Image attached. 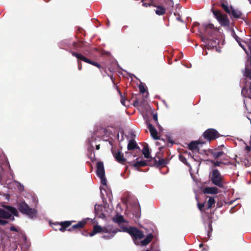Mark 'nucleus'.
Segmentation results:
<instances>
[{"label": "nucleus", "instance_id": "nucleus-37", "mask_svg": "<svg viewBox=\"0 0 251 251\" xmlns=\"http://www.w3.org/2000/svg\"><path fill=\"white\" fill-rule=\"evenodd\" d=\"M179 159L182 162L186 165L187 166H190V165L189 164L187 161L186 157L183 155L180 154L179 155Z\"/></svg>", "mask_w": 251, "mask_h": 251}, {"label": "nucleus", "instance_id": "nucleus-52", "mask_svg": "<svg viewBox=\"0 0 251 251\" xmlns=\"http://www.w3.org/2000/svg\"><path fill=\"white\" fill-rule=\"evenodd\" d=\"M251 165V162H249V160H248V163L245 164V166L246 167H249Z\"/></svg>", "mask_w": 251, "mask_h": 251}, {"label": "nucleus", "instance_id": "nucleus-25", "mask_svg": "<svg viewBox=\"0 0 251 251\" xmlns=\"http://www.w3.org/2000/svg\"><path fill=\"white\" fill-rule=\"evenodd\" d=\"M12 217L11 214L4 209L0 208V218L10 219Z\"/></svg>", "mask_w": 251, "mask_h": 251}, {"label": "nucleus", "instance_id": "nucleus-20", "mask_svg": "<svg viewBox=\"0 0 251 251\" xmlns=\"http://www.w3.org/2000/svg\"><path fill=\"white\" fill-rule=\"evenodd\" d=\"M150 163L151 160H149L148 161L146 160H141L140 161H136L132 164V166L136 168L137 170L139 171V170L138 169V167L150 166Z\"/></svg>", "mask_w": 251, "mask_h": 251}, {"label": "nucleus", "instance_id": "nucleus-44", "mask_svg": "<svg viewBox=\"0 0 251 251\" xmlns=\"http://www.w3.org/2000/svg\"><path fill=\"white\" fill-rule=\"evenodd\" d=\"M89 45L86 48H84L85 50H84V53L85 54H89L90 52V50L89 49Z\"/></svg>", "mask_w": 251, "mask_h": 251}, {"label": "nucleus", "instance_id": "nucleus-16", "mask_svg": "<svg viewBox=\"0 0 251 251\" xmlns=\"http://www.w3.org/2000/svg\"><path fill=\"white\" fill-rule=\"evenodd\" d=\"M96 174L98 176H103L105 175L104 165L102 162L100 161L97 163Z\"/></svg>", "mask_w": 251, "mask_h": 251}, {"label": "nucleus", "instance_id": "nucleus-57", "mask_svg": "<svg viewBox=\"0 0 251 251\" xmlns=\"http://www.w3.org/2000/svg\"><path fill=\"white\" fill-rule=\"evenodd\" d=\"M142 2H143V3L144 2H147V3H149L150 2V0H142Z\"/></svg>", "mask_w": 251, "mask_h": 251}, {"label": "nucleus", "instance_id": "nucleus-24", "mask_svg": "<svg viewBox=\"0 0 251 251\" xmlns=\"http://www.w3.org/2000/svg\"><path fill=\"white\" fill-rule=\"evenodd\" d=\"M89 45L88 43L85 42L84 41H79L77 42H74L73 46L75 49L77 48H85Z\"/></svg>", "mask_w": 251, "mask_h": 251}, {"label": "nucleus", "instance_id": "nucleus-42", "mask_svg": "<svg viewBox=\"0 0 251 251\" xmlns=\"http://www.w3.org/2000/svg\"><path fill=\"white\" fill-rule=\"evenodd\" d=\"M114 236V235H110V234H109L108 235H104L102 236V238L104 239H106V240H108V239H110L111 238H112Z\"/></svg>", "mask_w": 251, "mask_h": 251}, {"label": "nucleus", "instance_id": "nucleus-63", "mask_svg": "<svg viewBox=\"0 0 251 251\" xmlns=\"http://www.w3.org/2000/svg\"><path fill=\"white\" fill-rule=\"evenodd\" d=\"M82 234H83V235L87 236V234H84V233H82Z\"/></svg>", "mask_w": 251, "mask_h": 251}, {"label": "nucleus", "instance_id": "nucleus-19", "mask_svg": "<svg viewBox=\"0 0 251 251\" xmlns=\"http://www.w3.org/2000/svg\"><path fill=\"white\" fill-rule=\"evenodd\" d=\"M203 143H204L201 142L200 140L197 141H192L189 145V149L193 151L197 150L199 151V148L198 145Z\"/></svg>", "mask_w": 251, "mask_h": 251}, {"label": "nucleus", "instance_id": "nucleus-53", "mask_svg": "<svg viewBox=\"0 0 251 251\" xmlns=\"http://www.w3.org/2000/svg\"><path fill=\"white\" fill-rule=\"evenodd\" d=\"M168 141L169 143H171V144H173L174 143V142L173 141V140L171 139L170 137H168Z\"/></svg>", "mask_w": 251, "mask_h": 251}, {"label": "nucleus", "instance_id": "nucleus-50", "mask_svg": "<svg viewBox=\"0 0 251 251\" xmlns=\"http://www.w3.org/2000/svg\"><path fill=\"white\" fill-rule=\"evenodd\" d=\"M224 147V145H222L221 146H219L217 148L215 149V150H221Z\"/></svg>", "mask_w": 251, "mask_h": 251}, {"label": "nucleus", "instance_id": "nucleus-7", "mask_svg": "<svg viewBox=\"0 0 251 251\" xmlns=\"http://www.w3.org/2000/svg\"><path fill=\"white\" fill-rule=\"evenodd\" d=\"M203 136L205 139L208 141L214 140L221 136L218 131L214 128H208L203 133Z\"/></svg>", "mask_w": 251, "mask_h": 251}, {"label": "nucleus", "instance_id": "nucleus-26", "mask_svg": "<svg viewBox=\"0 0 251 251\" xmlns=\"http://www.w3.org/2000/svg\"><path fill=\"white\" fill-rule=\"evenodd\" d=\"M153 237V236L151 233L148 234L145 239L140 242L141 245L143 246L147 245L151 241Z\"/></svg>", "mask_w": 251, "mask_h": 251}, {"label": "nucleus", "instance_id": "nucleus-36", "mask_svg": "<svg viewBox=\"0 0 251 251\" xmlns=\"http://www.w3.org/2000/svg\"><path fill=\"white\" fill-rule=\"evenodd\" d=\"M153 119L154 121L155 124L157 126L159 129L160 130H162V127L159 124L158 122V118H157V114L156 113L153 114Z\"/></svg>", "mask_w": 251, "mask_h": 251}, {"label": "nucleus", "instance_id": "nucleus-59", "mask_svg": "<svg viewBox=\"0 0 251 251\" xmlns=\"http://www.w3.org/2000/svg\"><path fill=\"white\" fill-rule=\"evenodd\" d=\"M177 20L179 21H182L180 17L179 16L178 17L176 18Z\"/></svg>", "mask_w": 251, "mask_h": 251}, {"label": "nucleus", "instance_id": "nucleus-22", "mask_svg": "<svg viewBox=\"0 0 251 251\" xmlns=\"http://www.w3.org/2000/svg\"><path fill=\"white\" fill-rule=\"evenodd\" d=\"M229 14L231 19H238L240 18L242 15L241 11L238 10L234 9L232 6H231V11Z\"/></svg>", "mask_w": 251, "mask_h": 251}, {"label": "nucleus", "instance_id": "nucleus-6", "mask_svg": "<svg viewBox=\"0 0 251 251\" xmlns=\"http://www.w3.org/2000/svg\"><path fill=\"white\" fill-rule=\"evenodd\" d=\"M223 179V177L219 171L217 169L213 170L211 176L212 183L220 188H223L224 187Z\"/></svg>", "mask_w": 251, "mask_h": 251}, {"label": "nucleus", "instance_id": "nucleus-51", "mask_svg": "<svg viewBox=\"0 0 251 251\" xmlns=\"http://www.w3.org/2000/svg\"><path fill=\"white\" fill-rule=\"evenodd\" d=\"M246 150H247V151H250L251 150V147L250 146H247L246 147Z\"/></svg>", "mask_w": 251, "mask_h": 251}, {"label": "nucleus", "instance_id": "nucleus-60", "mask_svg": "<svg viewBox=\"0 0 251 251\" xmlns=\"http://www.w3.org/2000/svg\"><path fill=\"white\" fill-rule=\"evenodd\" d=\"M203 244H202V243H201V244H200L199 245V247H200V248H202V247H203Z\"/></svg>", "mask_w": 251, "mask_h": 251}, {"label": "nucleus", "instance_id": "nucleus-18", "mask_svg": "<svg viewBox=\"0 0 251 251\" xmlns=\"http://www.w3.org/2000/svg\"><path fill=\"white\" fill-rule=\"evenodd\" d=\"M87 223L86 219H83L80 221H79L77 224L73 226V228L74 231L81 230Z\"/></svg>", "mask_w": 251, "mask_h": 251}, {"label": "nucleus", "instance_id": "nucleus-31", "mask_svg": "<svg viewBox=\"0 0 251 251\" xmlns=\"http://www.w3.org/2000/svg\"><path fill=\"white\" fill-rule=\"evenodd\" d=\"M135 149H139V147L134 140H130L127 145L128 150L131 151Z\"/></svg>", "mask_w": 251, "mask_h": 251}, {"label": "nucleus", "instance_id": "nucleus-11", "mask_svg": "<svg viewBox=\"0 0 251 251\" xmlns=\"http://www.w3.org/2000/svg\"><path fill=\"white\" fill-rule=\"evenodd\" d=\"M143 6L145 7H148L150 6H153L156 7V9L155 10V14L159 16H161L165 14L166 9L165 7L160 5H157L155 3L153 0H150V2H144Z\"/></svg>", "mask_w": 251, "mask_h": 251}, {"label": "nucleus", "instance_id": "nucleus-45", "mask_svg": "<svg viewBox=\"0 0 251 251\" xmlns=\"http://www.w3.org/2000/svg\"><path fill=\"white\" fill-rule=\"evenodd\" d=\"M204 204L203 203H198V206L200 210L202 211L203 208L204 207Z\"/></svg>", "mask_w": 251, "mask_h": 251}, {"label": "nucleus", "instance_id": "nucleus-49", "mask_svg": "<svg viewBox=\"0 0 251 251\" xmlns=\"http://www.w3.org/2000/svg\"><path fill=\"white\" fill-rule=\"evenodd\" d=\"M121 103L125 106H126V104H125V99H124V98L121 96Z\"/></svg>", "mask_w": 251, "mask_h": 251}, {"label": "nucleus", "instance_id": "nucleus-17", "mask_svg": "<svg viewBox=\"0 0 251 251\" xmlns=\"http://www.w3.org/2000/svg\"><path fill=\"white\" fill-rule=\"evenodd\" d=\"M148 128L150 132L151 137L155 140L160 139L159 136L157 135V132L155 127L151 124H148Z\"/></svg>", "mask_w": 251, "mask_h": 251}, {"label": "nucleus", "instance_id": "nucleus-30", "mask_svg": "<svg viewBox=\"0 0 251 251\" xmlns=\"http://www.w3.org/2000/svg\"><path fill=\"white\" fill-rule=\"evenodd\" d=\"M112 220L114 222L118 224L126 222V221L122 215H117L113 218Z\"/></svg>", "mask_w": 251, "mask_h": 251}, {"label": "nucleus", "instance_id": "nucleus-12", "mask_svg": "<svg viewBox=\"0 0 251 251\" xmlns=\"http://www.w3.org/2000/svg\"><path fill=\"white\" fill-rule=\"evenodd\" d=\"M71 53L74 56L77 58V59H80L81 60L85 62H86L90 64H91L92 65L96 66L98 68H100L101 67V65L100 64L86 58V57H85L84 56H83L82 54H81L80 53H76V52L73 51H71Z\"/></svg>", "mask_w": 251, "mask_h": 251}, {"label": "nucleus", "instance_id": "nucleus-10", "mask_svg": "<svg viewBox=\"0 0 251 251\" xmlns=\"http://www.w3.org/2000/svg\"><path fill=\"white\" fill-rule=\"evenodd\" d=\"M202 40L206 44V47L208 50L215 49L216 51L220 52V50L217 48V45H219V42L217 41L216 39L211 38L208 37H202Z\"/></svg>", "mask_w": 251, "mask_h": 251}, {"label": "nucleus", "instance_id": "nucleus-47", "mask_svg": "<svg viewBox=\"0 0 251 251\" xmlns=\"http://www.w3.org/2000/svg\"><path fill=\"white\" fill-rule=\"evenodd\" d=\"M10 231H16V232H19V230L18 229H17L15 226H11L10 227Z\"/></svg>", "mask_w": 251, "mask_h": 251}, {"label": "nucleus", "instance_id": "nucleus-14", "mask_svg": "<svg viewBox=\"0 0 251 251\" xmlns=\"http://www.w3.org/2000/svg\"><path fill=\"white\" fill-rule=\"evenodd\" d=\"M112 154L114 158L118 163L123 165L125 164L126 159L124 158V154L121 152L120 150H118L117 152L113 151Z\"/></svg>", "mask_w": 251, "mask_h": 251}, {"label": "nucleus", "instance_id": "nucleus-15", "mask_svg": "<svg viewBox=\"0 0 251 251\" xmlns=\"http://www.w3.org/2000/svg\"><path fill=\"white\" fill-rule=\"evenodd\" d=\"M120 231L118 228H115L112 225H108L103 227V232L115 236Z\"/></svg>", "mask_w": 251, "mask_h": 251}, {"label": "nucleus", "instance_id": "nucleus-13", "mask_svg": "<svg viewBox=\"0 0 251 251\" xmlns=\"http://www.w3.org/2000/svg\"><path fill=\"white\" fill-rule=\"evenodd\" d=\"M71 53L74 56L77 58V59H80L81 60L85 62H86L90 64H91L92 65L96 66L98 68H100L101 67V65L100 64L86 58V57H85L84 56H83L82 54H81L80 53H76V52L73 51H71Z\"/></svg>", "mask_w": 251, "mask_h": 251}, {"label": "nucleus", "instance_id": "nucleus-1", "mask_svg": "<svg viewBox=\"0 0 251 251\" xmlns=\"http://www.w3.org/2000/svg\"><path fill=\"white\" fill-rule=\"evenodd\" d=\"M17 207L21 213L28 216L30 218H33L37 216V210L34 208H30L25 201H22L18 202Z\"/></svg>", "mask_w": 251, "mask_h": 251}, {"label": "nucleus", "instance_id": "nucleus-29", "mask_svg": "<svg viewBox=\"0 0 251 251\" xmlns=\"http://www.w3.org/2000/svg\"><path fill=\"white\" fill-rule=\"evenodd\" d=\"M5 209L8 211V212H10L11 214H13L14 216H18V212L16 208L14 207H12L9 205H4L3 206Z\"/></svg>", "mask_w": 251, "mask_h": 251}, {"label": "nucleus", "instance_id": "nucleus-64", "mask_svg": "<svg viewBox=\"0 0 251 251\" xmlns=\"http://www.w3.org/2000/svg\"><path fill=\"white\" fill-rule=\"evenodd\" d=\"M146 251H150L149 250H147Z\"/></svg>", "mask_w": 251, "mask_h": 251}, {"label": "nucleus", "instance_id": "nucleus-21", "mask_svg": "<svg viewBox=\"0 0 251 251\" xmlns=\"http://www.w3.org/2000/svg\"><path fill=\"white\" fill-rule=\"evenodd\" d=\"M101 232H103V227L97 225L94 226L93 231L88 234L90 236H93L97 233Z\"/></svg>", "mask_w": 251, "mask_h": 251}, {"label": "nucleus", "instance_id": "nucleus-2", "mask_svg": "<svg viewBox=\"0 0 251 251\" xmlns=\"http://www.w3.org/2000/svg\"><path fill=\"white\" fill-rule=\"evenodd\" d=\"M240 46L243 48L247 54V61L246 62L244 75L249 78H251V40L248 46L249 51H248L241 44H240Z\"/></svg>", "mask_w": 251, "mask_h": 251}, {"label": "nucleus", "instance_id": "nucleus-62", "mask_svg": "<svg viewBox=\"0 0 251 251\" xmlns=\"http://www.w3.org/2000/svg\"><path fill=\"white\" fill-rule=\"evenodd\" d=\"M94 160H96V158L94 157V159H92V161L94 162Z\"/></svg>", "mask_w": 251, "mask_h": 251}, {"label": "nucleus", "instance_id": "nucleus-55", "mask_svg": "<svg viewBox=\"0 0 251 251\" xmlns=\"http://www.w3.org/2000/svg\"><path fill=\"white\" fill-rule=\"evenodd\" d=\"M67 230L70 232H72L73 231H74V228H73V226L71 228H69Z\"/></svg>", "mask_w": 251, "mask_h": 251}, {"label": "nucleus", "instance_id": "nucleus-54", "mask_svg": "<svg viewBox=\"0 0 251 251\" xmlns=\"http://www.w3.org/2000/svg\"><path fill=\"white\" fill-rule=\"evenodd\" d=\"M186 154H187L189 156H191L192 158H194V156L192 155V154L189 152L188 153L187 152H185Z\"/></svg>", "mask_w": 251, "mask_h": 251}, {"label": "nucleus", "instance_id": "nucleus-33", "mask_svg": "<svg viewBox=\"0 0 251 251\" xmlns=\"http://www.w3.org/2000/svg\"><path fill=\"white\" fill-rule=\"evenodd\" d=\"M221 7L223 8V9L227 13L229 14L230 13L231 11V6L229 7L228 6L227 3L226 2H223L221 4Z\"/></svg>", "mask_w": 251, "mask_h": 251}, {"label": "nucleus", "instance_id": "nucleus-41", "mask_svg": "<svg viewBox=\"0 0 251 251\" xmlns=\"http://www.w3.org/2000/svg\"><path fill=\"white\" fill-rule=\"evenodd\" d=\"M139 89L140 92L141 93H144L146 91V88L145 87V86H144V85L143 84H140L139 85Z\"/></svg>", "mask_w": 251, "mask_h": 251}, {"label": "nucleus", "instance_id": "nucleus-39", "mask_svg": "<svg viewBox=\"0 0 251 251\" xmlns=\"http://www.w3.org/2000/svg\"><path fill=\"white\" fill-rule=\"evenodd\" d=\"M99 177L100 178L101 183L103 185H106L107 180L105 175L103 176H100Z\"/></svg>", "mask_w": 251, "mask_h": 251}, {"label": "nucleus", "instance_id": "nucleus-46", "mask_svg": "<svg viewBox=\"0 0 251 251\" xmlns=\"http://www.w3.org/2000/svg\"><path fill=\"white\" fill-rule=\"evenodd\" d=\"M8 223L7 221L0 219V225L4 226Z\"/></svg>", "mask_w": 251, "mask_h": 251}, {"label": "nucleus", "instance_id": "nucleus-27", "mask_svg": "<svg viewBox=\"0 0 251 251\" xmlns=\"http://www.w3.org/2000/svg\"><path fill=\"white\" fill-rule=\"evenodd\" d=\"M142 152L143 154H144L145 158H151V160L153 158L150 156V151L148 144H146L144 146L142 150Z\"/></svg>", "mask_w": 251, "mask_h": 251}, {"label": "nucleus", "instance_id": "nucleus-4", "mask_svg": "<svg viewBox=\"0 0 251 251\" xmlns=\"http://www.w3.org/2000/svg\"><path fill=\"white\" fill-rule=\"evenodd\" d=\"M121 228L123 231L129 233L132 236L135 242L136 240L141 239L144 237L143 233L135 227L130 226L127 228L122 226Z\"/></svg>", "mask_w": 251, "mask_h": 251}, {"label": "nucleus", "instance_id": "nucleus-48", "mask_svg": "<svg viewBox=\"0 0 251 251\" xmlns=\"http://www.w3.org/2000/svg\"><path fill=\"white\" fill-rule=\"evenodd\" d=\"M77 64H78V69L79 70H81L82 68V63L81 62H80L78 60L77 61Z\"/></svg>", "mask_w": 251, "mask_h": 251}, {"label": "nucleus", "instance_id": "nucleus-61", "mask_svg": "<svg viewBox=\"0 0 251 251\" xmlns=\"http://www.w3.org/2000/svg\"><path fill=\"white\" fill-rule=\"evenodd\" d=\"M234 38L236 39V40L237 41H238V40H237V38H238V37L237 35H235V36H234Z\"/></svg>", "mask_w": 251, "mask_h": 251}, {"label": "nucleus", "instance_id": "nucleus-35", "mask_svg": "<svg viewBox=\"0 0 251 251\" xmlns=\"http://www.w3.org/2000/svg\"><path fill=\"white\" fill-rule=\"evenodd\" d=\"M215 203V201L213 198H210L207 201L208 206L206 209L208 210L212 207Z\"/></svg>", "mask_w": 251, "mask_h": 251}, {"label": "nucleus", "instance_id": "nucleus-8", "mask_svg": "<svg viewBox=\"0 0 251 251\" xmlns=\"http://www.w3.org/2000/svg\"><path fill=\"white\" fill-rule=\"evenodd\" d=\"M169 162V160L166 158H162L159 156L156 155L153 157L152 160H151L150 166H155L156 167H163L165 166Z\"/></svg>", "mask_w": 251, "mask_h": 251}, {"label": "nucleus", "instance_id": "nucleus-5", "mask_svg": "<svg viewBox=\"0 0 251 251\" xmlns=\"http://www.w3.org/2000/svg\"><path fill=\"white\" fill-rule=\"evenodd\" d=\"M200 29L204 31V35L209 36V38L215 35L219 31V29L212 24H203L201 26Z\"/></svg>", "mask_w": 251, "mask_h": 251}, {"label": "nucleus", "instance_id": "nucleus-56", "mask_svg": "<svg viewBox=\"0 0 251 251\" xmlns=\"http://www.w3.org/2000/svg\"><path fill=\"white\" fill-rule=\"evenodd\" d=\"M208 226H209V228H210V231H212V230L211 223H210L209 224Z\"/></svg>", "mask_w": 251, "mask_h": 251}, {"label": "nucleus", "instance_id": "nucleus-43", "mask_svg": "<svg viewBox=\"0 0 251 251\" xmlns=\"http://www.w3.org/2000/svg\"><path fill=\"white\" fill-rule=\"evenodd\" d=\"M137 207L138 208V212H136V213L135 214V217L136 218H139L141 215V208L139 205H138Z\"/></svg>", "mask_w": 251, "mask_h": 251}, {"label": "nucleus", "instance_id": "nucleus-28", "mask_svg": "<svg viewBox=\"0 0 251 251\" xmlns=\"http://www.w3.org/2000/svg\"><path fill=\"white\" fill-rule=\"evenodd\" d=\"M5 209L8 211V212H10L11 214H13L14 216H18V212L16 208L14 207H12L9 205H4L3 206Z\"/></svg>", "mask_w": 251, "mask_h": 251}, {"label": "nucleus", "instance_id": "nucleus-23", "mask_svg": "<svg viewBox=\"0 0 251 251\" xmlns=\"http://www.w3.org/2000/svg\"><path fill=\"white\" fill-rule=\"evenodd\" d=\"M203 192L204 194H217L219 192L218 189L216 187H205Z\"/></svg>", "mask_w": 251, "mask_h": 251}, {"label": "nucleus", "instance_id": "nucleus-3", "mask_svg": "<svg viewBox=\"0 0 251 251\" xmlns=\"http://www.w3.org/2000/svg\"><path fill=\"white\" fill-rule=\"evenodd\" d=\"M211 11L221 26L227 27L230 26V21L226 14L222 13L221 10L213 8L211 9Z\"/></svg>", "mask_w": 251, "mask_h": 251}, {"label": "nucleus", "instance_id": "nucleus-34", "mask_svg": "<svg viewBox=\"0 0 251 251\" xmlns=\"http://www.w3.org/2000/svg\"><path fill=\"white\" fill-rule=\"evenodd\" d=\"M164 2L166 5V9L172 8L174 7V2L173 0H164Z\"/></svg>", "mask_w": 251, "mask_h": 251}, {"label": "nucleus", "instance_id": "nucleus-9", "mask_svg": "<svg viewBox=\"0 0 251 251\" xmlns=\"http://www.w3.org/2000/svg\"><path fill=\"white\" fill-rule=\"evenodd\" d=\"M73 221H66L62 222L61 223L55 222L52 224V227L54 230H59L62 232H64L66 229L69 227Z\"/></svg>", "mask_w": 251, "mask_h": 251}, {"label": "nucleus", "instance_id": "nucleus-38", "mask_svg": "<svg viewBox=\"0 0 251 251\" xmlns=\"http://www.w3.org/2000/svg\"><path fill=\"white\" fill-rule=\"evenodd\" d=\"M143 103V101L141 102L139 99L137 97L135 98V100L133 101V106L134 107H138L139 106H141V104Z\"/></svg>", "mask_w": 251, "mask_h": 251}, {"label": "nucleus", "instance_id": "nucleus-40", "mask_svg": "<svg viewBox=\"0 0 251 251\" xmlns=\"http://www.w3.org/2000/svg\"><path fill=\"white\" fill-rule=\"evenodd\" d=\"M207 161H210L212 163H213L214 165V166H215V167H216V166H220L221 164H223V163L222 162L219 161H214L212 160H208Z\"/></svg>", "mask_w": 251, "mask_h": 251}, {"label": "nucleus", "instance_id": "nucleus-32", "mask_svg": "<svg viewBox=\"0 0 251 251\" xmlns=\"http://www.w3.org/2000/svg\"><path fill=\"white\" fill-rule=\"evenodd\" d=\"M209 152L212 155L215 159H217L224 154V152L222 151H216L212 150H210Z\"/></svg>", "mask_w": 251, "mask_h": 251}, {"label": "nucleus", "instance_id": "nucleus-58", "mask_svg": "<svg viewBox=\"0 0 251 251\" xmlns=\"http://www.w3.org/2000/svg\"><path fill=\"white\" fill-rule=\"evenodd\" d=\"M100 145H96V150H99L100 149Z\"/></svg>", "mask_w": 251, "mask_h": 251}]
</instances>
